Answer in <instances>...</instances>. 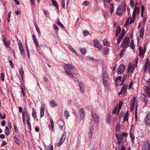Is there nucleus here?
<instances>
[{"mask_svg":"<svg viewBox=\"0 0 150 150\" xmlns=\"http://www.w3.org/2000/svg\"><path fill=\"white\" fill-rule=\"evenodd\" d=\"M127 5L125 2H122L120 5L119 6L116 11V14L119 16H121L122 12L125 11L126 9Z\"/></svg>","mask_w":150,"mask_h":150,"instance_id":"nucleus-1","label":"nucleus"},{"mask_svg":"<svg viewBox=\"0 0 150 150\" xmlns=\"http://www.w3.org/2000/svg\"><path fill=\"white\" fill-rule=\"evenodd\" d=\"M129 41L128 37H125L121 43V46L122 48H127L129 46Z\"/></svg>","mask_w":150,"mask_h":150,"instance_id":"nucleus-2","label":"nucleus"},{"mask_svg":"<svg viewBox=\"0 0 150 150\" xmlns=\"http://www.w3.org/2000/svg\"><path fill=\"white\" fill-rule=\"evenodd\" d=\"M65 73L71 71L74 69V67L71 64H65L63 66Z\"/></svg>","mask_w":150,"mask_h":150,"instance_id":"nucleus-3","label":"nucleus"},{"mask_svg":"<svg viewBox=\"0 0 150 150\" xmlns=\"http://www.w3.org/2000/svg\"><path fill=\"white\" fill-rule=\"evenodd\" d=\"M144 122L147 126L150 127V113L146 114L144 119Z\"/></svg>","mask_w":150,"mask_h":150,"instance_id":"nucleus-4","label":"nucleus"},{"mask_svg":"<svg viewBox=\"0 0 150 150\" xmlns=\"http://www.w3.org/2000/svg\"><path fill=\"white\" fill-rule=\"evenodd\" d=\"M125 70V65L123 64H120L117 69V73L118 74H121Z\"/></svg>","mask_w":150,"mask_h":150,"instance_id":"nucleus-5","label":"nucleus"},{"mask_svg":"<svg viewBox=\"0 0 150 150\" xmlns=\"http://www.w3.org/2000/svg\"><path fill=\"white\" fill-rule=\"evenodd\" d=\"M91 118L96 122L98 123V116L95 113L91 112Z\"/></svg>","mask_w":150,"mask_h":150,"instance_id":"nucleus-6","label":"nucleus"},{"mask_svg":"<svg viewBox=\"0 0 150 150\" xmlns=\"http://www.w3.org/2000/svg\"><path fill=\"white\" fill-rule=\"evenodd\" d=\"M93 44L94 46L96 48L100 49L101 46L100 45L99 41L97 39H95L93 41Z\"/></svg>","mask_w":150,"mask_h":150,"instance_id":"nucleus-7","label":"nucleus"},{"mask_svg":"<svg viewBox=\"0 0 150 150\" xmlns=\"http://www.w3.org/2000/svg\"><path fill=\"white\" fill-rule=\"evenodd\" d=\"M150 144L147 141L145 143L144 147H142L143 150H150Z\"/></svg>","mask_w":150,"mask_h":150,"instance_id":"nucleus-8","label":"nucleus"},{"mask_svg":"<svg viewBox=\"0 0 150 150\" xmlns=\"http://www.w3.org/2000/svg\"><path fill=\"white\" fill-rule=\"evenodd\" d=\"M79 85L80 91L82 93H84L85 91V88L83 83L80 82Z\"/></svg>","mask_w":150,"mask_h":150,"instance_id":"nucleus-9","label":"nucleus"},{"mask_svg":"<svg viewBox=\"0 0 150 150\" xmlns=\"http://www.w3.org/2000/svg\"><path fill=\"white\" fill-rule=\"evenodd\" d=\"M32 36L34 42V43L35 45L36 46L37 48L38 49L39 47V44L37 38L35 35L34 34H33L32 35Z\"/></svg>","mask_w":150,"mask_h":150,"instance_id":"nucleus-10","label":"nucleus"},{"mask_svg":"<svg viewBox=\"0 0 150 150\" xmlns=\"http://www.w3.org/2000/svg\"><path fill=\"white\" fill-rule=\"evenodd\" d=\"M139 56H141L142 55V57H143V56L145 53V50H143L141 46H139Z\"/></svg>","mask_w":150,"mask_h":150,"instance_id":"nucleus-11","label":"nucleus"},{"mask_svg":"<svg viewBox=\"0 0 150 150\" xmlns=\"http://www.w3.org/2000/svg\"><path fill=\"white\" fill-rule=\"evenodd\" d=\"M79 113L80 114V117L81 119H83L84 117V111L83 108H81L79 111Z\"/></svg>","mask_w":150,"mask_h":150,"instance_id":"nucleus-12","label":"nucleus"},{"mask_svg":"<svg viewBox=\"0 0 150 150\" xmlns=\"http://www.w3.org/2000/svg\"><path fill=\"white\" fill-rule=\"evenodd\" d=\"M66 137V134H64V133L62 135V137L60 140V142L58 144L59 146H60L64 142Z\"/></svg>","mask_w":150,"mask_h":150,"instance_id":"nucleus-13","label":"nucleus"},{"mask_svg":"<svg viewBox=\"0 0 150 150\" xmlns=\"http://www.w3.org/2000/svg\"><path fill=\"white\" fill-rule=\"evenodd\" d=\"M136 98L134 96L133 99L131 101L130 108H134Z\"/></svg>","mask_w":150,"mask_h":150,"instance_id":"nucleus-14","label":"nucleus"},{"mask_svg":"<svg viewBox=\"0 0 150 150\" xmlns=\"http://www.w3.org/2000/svg\"><path fill=\"white\" fill-rule=\"evenodd\" d=\"M45 110V106L44 105H42L41 108V110L40 111V115L41 117H42L44 114V111Z\"/></svg>","mask_w":150,"mask_h":150,"instance_id":"nucleus-15","label":"nucleus"},{"mask_svg":"<svg viewBox=\"0 0 150 150\" xmlns=\"http://www.w3.org/2000/svg\"><path fill=\"white\" fill-rule=\"evenodd\" d=\"M137 10V9H134L132 16V18H134V19L135 18L136 13H137V14H138L139 13V10H138V11Z\"/></svg>","mask_w":150,"mask_h":150,"instance_id":"nucleus-16","label":"nucleus"},{"mask_svg":"<svg viewBox=\"0 0 150 150\" xmlns=\"http://www.w3.org/2000/svg\"><path fill=\"white\" fill-rule=\"evenodd\" d=\"M129 136L131 138V140L132 141V142L134 144V134L132 132V129L131 130V132H130L129 133Z\"/></svg>","mask_w":150,"mask_h":150,"instance_id":"nucleus-17","label":"nucleus"},{"mask_svg":"<svg viewBox=\"0 0 150 150\" xmlns=\"http://www.w3.org/2000/svg\"><path fill=\"white\" fill-rule=\"evenodd\" d=\"M49 104L50 106L53 108L57 106L56 102L54 100H52Z\"/></svg>","mask_w":150,"mask_h":150,"instance_id":"nucleus-18","label":"nucleus"},{"mask_svg":"<svg viewBox=\"0 0 150 150\" xmlns=\"http://www.w3.org/2000/svg\"><path fill=\"white\" fill-rule=\"evenodd\" d=\"M146 89L145 91L146 93L149 97H150V87L146 86Z\"/></svg>","mask_w":150,"mask_h":150,"instance_id":"nucleus-19","label":"nucleus"},{"mask_svg":"<svg viewBox=\"0 0 150 150\" xmlns=\"http://www.w3.org/2000/svg\"><path fill=\"white\" fill-rule=\"evenodd\" d=\"M108 74L105 71L104 72L102 76L103 80H104L105 79H108Z\"/></svg>","mask_w":150,"mask_h":150,"instance_id":"nucleus-20","label":"nucleus"},{"mask_svg":"<svg viewBox=\"0 0 150 150\" xmlns=\"http://www.w3.org/2000/svg\"><path fill=\"white\" fill-rule=\"evenodd\" d=\"M117 143L118 144H120L121 143V142L123 139V137L121 135H120L119 136V137L117 138Z\"/></svg>","mask_w":150,"mask_h":150,"instance_id":"nucleus-21","label":"nucleus"},{"mask_svg":"<svg viewBox=\"0 0 150 150\" xmlns=\"http://www.w3.org/2000/svg\"><path fill=\"white\" fill-rule=\"evenodd\" d=\"M121 29L120 26H118L117 27L115 33V36H117L118 35V34L121 31Z\"/></svg>","mask_w":150,"mask_h":150,"instance_id":"nucleus-22","label":"nucleus"},{"mask_svg":"<svg viewBox=\"0 0 150 150\" xmlns=\"http://www.w3.org/2000/svg\"><path fill=\"white\" fill-rule=\"evenodd\" d=\"M144 29L143 28H141L140 30V36L141 38H143L144 33Z\"/></svg>","mask_w":150,"mask_h":150,"instance_id":"nucleus-23","label":"nucleus"},{"mask_svg":"<svg viewBox=\"0 0 150 150\" xmlns=\"http://www.w3.org/2000/svg\"><path fill=\"white\" fill-rule=\"evenodd\" d=\"M114 5L112 3L110 4V13L111 14H112L114 11Z\"/></svg>","mask_w":150,"mask_h":150,"instance_id":"nucleus-24","label":"nucleus"},{"mask_svg":"<svg viewBox=\"0 0 150 150\" xmlns=\"http://www.w3.org/2000/svg\"><path fill=\"white\" fill-rule=\"evenodd\" d=\"M5 134L6 135L8 136L9 134V129L8 127L6 126L4 131Z\"/></svg>","mask_w":150,"mask_h":150,"instance_id":"nucleus-25","label":"nucleus"},{"mask_svg":"<svg viewBox=\"0 0 150 150\" xmlns=\"http://www.w3.org/2000/svg\"><path fill=\"white\" fill-rule=\"evenodd\" d=\"M56 23H57V25L60 26L62 28H64V27L63 25V24L59 21V19L57 20L56 21Z\"/></svg>","mask_w":150,"mask_h":150,"instance_id":"nucleus-26","label":"nucleus"},{"mask_svg":"<svg viewBox=\"0 0 150 150\" xmlns=\"http://www.w3.org/2000/svg\"><path fill=\"white\" fill-rule=\"evenodd\" d=\"M80 51L82 54H85L86 52V50L85 48H80Z\"/></svg>","mask_w":150,"mask_h":150,"instance_id":"nucleus-27","label":"nucleus"},{"mask_svg":"<svg viewBox=\"0 0 150 150\" xmlns=\"http://www.w3.org/2000/svg\"><path fill=\"white\" fill-rule=\"evenodd\" d=\"M120 127L121 126L120 125V122H119L118 123L117 125L116 126V131L117 132L119 131L120 130Z\"/></svg>","mask_w":150,"mask_h":150,"instance_id":"nucleus-28","label":"nucleus"},{"mask_svg":"<svg viewBox=\"0 0 150 150\" xmlns=\"http://www.w3.org/2000/svg\"><path fill=\"white\" fill-rule=\"evenodd\" d=\"M133 68H132V65H129L128 68V72L132 73L133 71Z\"/></svg>","mask_w":150,"mask_h":150,"instance_id":"nucleus-29","label":"nucleus"},{"mask_svg":"<svg viewBox=\"0 0 150 150\" xmlns=\"http://www.w3.org/2000/svg\"><path fill=\"white\" fill-rule=\"evenodd\" d=\"M20 74L22 77H23L24 74V71L22 68H20L19 69Z\"/></svg>","mask_w":150,"mask_h":150,"instance_id":"nucleus-30","label":"nucleus"},{"mask_svg":"<svg viewBox=\"0 0 150 150\" xmlns=\"http://www.w3.org/2000/svg\"><path fill=\"white\" fill-rule=\"evenodd\" d=\"M66 73L70 77L72 78H73L74 77V76L73 75L72 72L71 71H70Z\"/></svg>","mask_w":150,"mask_h":150,"instance_id":"nucleus-31","label":"nucleus"},{"mask_svg":"<svg viewBox=\"0 0 150 150\" xmlns=\"http://www.w3.org/2000/svg\"><path fill=\"white\" fill-rule=\"evenodd\" d=\"M129 47L132 49H134V47L135 46L134 45V40L133 39L131 40Z\"/></svg>","mask_w":150,"mask_h":150,"instance_id":"nucleus-32","label":"nucleus"},{"mask_svg":"<svg viewBox=\"0 0 150 150\" xmlns=\"http://www.w3.org/2000/svg\"><path fill=\"white\" fill-rule=\"evenodd\" d=\"M121 77L120 76H117L116 77V84H117V86L119 84H117V83L118 81H120L121 82Z\"/></svg>","mask_w":150,"mask_h":150,"instance_id":"nucleus-33","label":"nucleus"},{"mask_svg":"<svg viewBox=\"0 0 150 150\" xmlns=\"http://www.w3.org/2000/svg\"><path fill=\"white\" fill-rule=\"evenodd\" d=\"M33 112H32V116L34 118L36 117V112L34 108H32Z\"/></svg>","mask_w":150,"mask_h":150,"instance_id":"nucleus-34","label":"nucleus"},{"mask_svg":"<svg viewBox=\"0 0 150 150\" xmlns=\"http://www.w3.org/2000/svg\"><path fill=\"white\" fill-rule=\"evenodd\" d=\"M52 3L54 6L56 7L57 8H58L57 2L55 0H52Z\"/></svg>","mask_w":150,"mask_h":150,"instance_id":"nucleus-35","label":"nucleus"},{"mask_svg":"<svg viewBox=\"0 0 150 150\" xmlns=\"http://www.w3.org/2000/svg\"><path fill=\"white\" fill-rule=\"evenodd\" d=\"M127 90V88L126 86H125L124 85L123 86L122 88L121 91L122 92V93H124Z\"/></svg>","mask_w":150,"mask_h":150,"instance_id":"nucleus-36","label":"nucleus"},{"mask_svg":"<svg viewBox=\"0 0 150 150\" xmlns=\"http://www.w3.org/2000/svg\"><path fill=\"white\" fill-rule=\"evenodd\" d=\"M64 115L66 117V118L67 119L69 116V113L67 110H65L64 111Z\"/></svg>","mask_w":150,"mask_h":150,"instance_id":"nucleus-37","label":"nucleus"},{"mask_svg":"<svg viewBox=\"0 0 150 150\" xmlns=\"http://www.w3.org/2000/svg\"><path fill=\"white\" fill-rule=\"evenodd\" d=\"M14 139L15 142L18 144V145H20V141L17 139V138L16 137H14Z\"/></svg>","mask_w":150,"mask_h":150,"instance_id":"nucleus-38","label":"nucleus"},{"mask_svg":"<svg viewBox=\"0 0 150 150\" xmlns=\"http://www.w3.org/2000/svg\"><path fill=\"white\" fill-rule=\"evenodd\" d=\"M104 51L105 52V54H107L109 53V49L108 47H106L104 49Z\"/></svg>","mask_w":150,"mask_h":150,"instance_id":"nucleus-39","label":"nucleus"},{"mask_svg":"<svg viewBox=\"0 0 150 150\" xmlns=\"http://www.w3.org/2000/svg\"><path fill=\"white\" fill-rule=\"evenodd\" d=\"M4 45L6 47H8L10 45V42L9 41L7 42L6 41L4 42Z\"/></svg>","mask_w":150,"mask_h":150,"instance_id":"nucleus-40","label":"nucleus"},{"mask_svg":"<svg viewBox=\"0 0 150 150\" xmlns=\"http://www.w3.org/2000/svg\"><path fill=\"white\" fill-rule=\"evenodd\" d=\"M103 44L104 45L106 46H108L109 45V42L105 39L103 40Z\"/></svg>","mask_w":150,"mask_h":150,"instance_id":"nucleus-41","label":"nucleus"},{"mask_svg":"<svg viewBox=\"0 0 150 150\" xmlns=\"http://www.w3.org/2000/svg\"><path fill=\"white\" fill-rule=\"evenodd\" d=\"M122 38H123L122 37H120V36H119L118 37V38H117V43H118V44H119Z\"/></svg>","mask_w":150,"mask_h":150,"instance_id":"nucleus-42","label":"nucleus"},{"mask_svg":"<svg viewBox=\"0 0 150 150\" xmlns=\"http://www.w3.org/2000/svg\"><path fill=\"white\" fill-rule=\"evenodd\" d=\"M50 122H51V125L52 126L51 129L52 131H53V128L54 127V124L53 122L52 119H50Z\"/></svg>","mask_w":150,"mask_h":150,"instance_id":"nucleus-43","label":"nucleus"},{"mask_svg":"<svg viewBox=\"0 0 150 150\" xmlns=\"http://www.w3.org/2000/svg\"><path fill=\"white\" fill-rule=\"evenodd\" d=\"M19 47L20 50H24L21 43H19Z\"/></svg>","mask_w":150,"mask_h":150,"instance_id":"nucleus-44","label":"nucleus"},{"mask_svg":"<svg viewBox=\"0 0 150 150\" xmlns=\"http://www.w3.org/2000/svg\"><path fill=\"white\" fill-rule=\"evenodd\" d=\"M62 7L64 9L65 8V2L64 0H62L61 1Z\"/></svg>","mask_w":150,"mask_h":150,"instance_id":"nucleus-45","label":"nucleus"},{"mask_svg":"<svg viewBox=\"0 0 150 150\" xmlns=\"http://www.w3.org/2000/svg\"><path fill=\"white\" fill-rule=\"evenodd\" d=\"M126 75H124V76L123 77V78H122V81L121 82V83L120 84H119L120 85H121L122 84L124 81L126 79Z\"/></svg>","mask_w":150,"mask_h":150,"instance_id":"nucleus-46","label":"nucleus"},{"mask_svg":"<svg viewBox=\"0 0 150 150\" xmlns=\"http://www.w3.org/2000/svg\"><path fill=\"white\" fill-rule=\"evenodd\" d=\"M129 18L130 19V21L129 23V24H131L132 23H134L135 18L134 19V18H132V17H129Z\"/></svg>","mask_w":150,"mask_h":150,"instance_id":"nucleus-47","label":"nucleus"},{"mask_svg":"<svg viewBox=\"0 0 150 150\" xmlns=\"http://www.w3.org/2000/svg\"><path fill=\"white\" fill-rule=\"evenodd\" d=\"M9 62L11 67L12 68H13L14 67V64L12 62V58H11V60L9 61Z\"/></svg>","mask_w":150,"mask_h":150,"instance_id":"nucleus-48","label":"nucleus"},{"mask_svg":"<svg viewBox=\"0 0 150 150\" xmlns=\"http://www.w3.org/2000/svg\"><path fill=\"white\" fill-rule=\"evenodd\" d=\"M20 51L21 53V54L22 56L23 57H25V53L24 50H20Z\"/></svg>","mask_w":150,"mask_h":150,"instance_id":"nucleus-49","label":"nucleus"},{"mask_svg":"<svg viewBox=\"0 0 150 150\" xmlns=\"http://www.w3.org/2000/svg\"><path fill=\"white\" fill-rule=\"evenodd\" d=\"M69 48L70 50L72 52H74L75 53H76V51L72 46H69Z\"/></svg>","mask_w":150,"mask_h":150,"instance_id":"nucleus-50","label":"nucleus"},{"mask_svg":"<svg viewBox=\"0 0 150 150\" xmlns=\"http://www.w3.org/2000/svg\"><path fill=\"white\" fill-rule=\"evenodd\" d=\"M4 75L3 73H1L0 76V78L2 81H4Z\"/></svg>","mask_w":150,"mask_h":150,"instance_id":"nucleus-51","label":"nucleus"},{"mask_svg":"<svg viewBox=\"0 0 150 150\" xmlns=\"http://www.w3.org/2000/svg\"><path fill=\"white\" fill-rule=\"evenodd\" d=\"M84 35V36H86L89 33V32L87 30H84L83 31Z\"/></svg>","mask_w":150,"mask_h":150,"instance_id":"nucleus-52","label":"nucleus"},{"mask_svg":"<svg viewBox=\"0 0 150 150\" xmlns=\"http://www.w3.org/2000/svg\"><path fill=\"white\" fill-rule=\"evenodd\" d=\"M149 64H150V61L149 62V59L147 58L146 59V61L145 62L144 65H149Z\"/></svg>","mask_w":150,"mask_h":150,"instance_id":"nucleus-53","label":"nucleus"},{"mask_svg":"<svg viewBox=\"0 0 150 150\" xmlns=\"http://www.w3.org/2000/svg\"><path fill=\"white\" fill-rule=\"evenodd\" d=\"M25 114H26V115L27 117V122H30V117L29 116V115H28L27 112H25Z\"/></svg>","mask_w":150,"mask_h":150,"instance_id":"nucleus-54","label":"nucleus"},{"mask_svg":"<svg viewBox=\"0 0 150 150\" xmlns=\"http://www.w3.org/2000/svg\"><path fill=\"white\" fill-rule=\"evenodd\" d=\"M107 79H105L104 80H103V85L105 86L107 85Z\"/></svg>","mask_w":150,"mask_h":150,"instance_id":"nucleus-55","label":"nucleus"},{"mask_svg":"<svg viewBox=\"0 0 150 150\" xmlns=\"http://www.w3.org/2000/svg\"><path fill=\"white\" fill-rule=\"evenodd\" d=\"M128 116H127V115H124L123 117V121L124 122L128 121Z\"/></svg>","mask_w":150,"mask_h":150,"instance_id":"nucleus-56","label":"nucleus"},{"mask_svg":"<svg viewBox=\"0 0 150 150\" xmlns=\"http://www.w3.org/2000/svg\"><path fill=\"white\" fill-rule=\"evenodd\" d=\"M41 46L42 47L43 49L47 48L46 45L44 43H42L40 44Z\"/></svg>","mask_w":150,"mask_h":150,"instance_id":"nucleus-57","label":"nucleus"},{"mask_svg":"<svg viewBox=\"0 0 150 150\" xmlns=\"http://www.w3.org/2000/svg\"><path fill=\"white\" fill-rule=\"evenodd\" d=\"M25 112H27L26 111H24L22 113V116H23L22 118H23V119H25V115H26Z\"/></svg>","mask_w":150,"mask_h":150,"instance_id":"nucleus-58","label":"nucleus"},{"mask_svg":"<svg viewBox=\"0 0 150 150\" xmlns=\"http://www.w3.org/2000/svg\"><path fill=\"white\" fill-rule=\"evenodd\" d=\"M130 5L131 7H132L134 5V2L132 0H130Z\"/></svg>","mask_w":150,"mask_h":150,"instance_id":"nucleus-59","label":"nucleus"},{"mask_svg":"<svg viewBox=\"0 0 150 150\" xmlns=\"http://www.w3.org/2000/svg\"><path fill=\"white\" fill-rule=\"evenodd\" d=\"M117 108H114L113 110L112 111V114H116Z\"/></svg>","mask_w":150,"mask_h":150,"instance_id":"nucleus-60","label":"nucleus"},{"mask_svg":"<svg viewBox=\"0 0 150 150\" xmlns=\"http://www.w3.org/2000/svg\"><path fill=\"white\" fill-rule=\"evenodd\" d=\"M122 105V101H120L119 103V105L118 108H121Z\"/></svg>","mask_w":150,"mask_h":150,"instance_id":"nucleus-61","label":"nucleus"},{"mask_svg":"<svg viewBox=\"0 0 150 150\" xmlns=\"http://www.w3.org/2000/svg\"><path fill=\"white\" fill-rule=\"evenodd\" d=\"M133 85V81H131V82H130L129 84V89H130V88H131V86H132Z\"/></svg>","mask_w":150,"mask_h":150,"instance_id":"nucleus-62","label":"nucleus"},{"mask_svg":"<svg viewBox=\"0 0 150 150\" xmlns=\"http://www.w3.org/2000/svg\"><path fill=\"white\" fill-rule=\"evenodd\" d=\"M2 38H3L2 41L3 42H4L5 41H6V38L5 37V35H4V34L2 35Z\"/></svg>","mask_w":150,"mask_h":150,"instance_id":"nucleus-63","label":"nucleus"},{"mask_svg":"<svg viewBox=\"0 0 150 150\" xmlns=\"http://www.w3.org/2000/svg\"><path fill=\"white\" fill-rule=\"evenodd\" d=\"M89 2L87 1H84L83 3V4L86 5H87L88 4Z\"/></svg>","mask_w":150,"mask_h":150,"instance_id":"nucleus-64","label":"nucleus"}]
</instances>
